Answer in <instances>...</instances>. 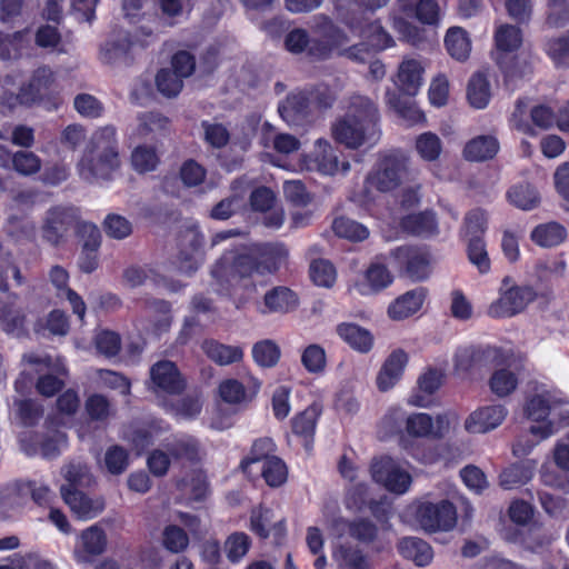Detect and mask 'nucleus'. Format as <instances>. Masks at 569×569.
<instances>
[{
	"mask_svg": "<svg viewBox=\"0 0 569 569\" xmlns=\"http://www.w3.org/2000/svg\"><path fill=\"white\" fill-rule=\"evenodd\" d=\"M289 252L280 242H264L246 248L226 250L211 269V276L220 295L246 299V292L256 290L253 274L266 276L279 271Z\"/></svg>",
	"mask_w": 569,
	"mask_h": 569,
	"instance_id": "f257e3e1",
	"label": "nucleus"
},
{
	"mask_svg": "<svg viewBox=\"0 0 569 569\" xmlns=\"http://www.w3.org/2000/svg\"><path fill=\"white\" fill-rule=\"evenodd\" d=\"M388 2L389 0H336V9L341 21L362 38L361 42L345 50L347 58L363 63L395 46L392 36L382 27L380 20L370 19Z\"/></svg>",
	"mask_w": 569,
	"mask_h": 569,
	"instance_id": "f03ea898",
	"label": "nucleus"
},
{
	"mask_svg": "<svg viewBox=\"0 0 569 569\" xmlns=\"http://www.w3.org/2000/svg\"><path fill=\"white\" fill-rule=\"evenodd\" d=\"M379 110L363 96H352L346 114L332 124V137L338 143L356 149L379 139Z\"/></svg>",
	"mask_w": 569,
	"mask_h": 569,
	"instance_id": "7ed1b4c3",
	"label": "nucleus"
},
{
	"mask_svg": "<svg viewBox=\"0 0 569 569\" xmlns=\"http://www.w3.org/2000/svg\"><path fill=\"white\" fill-rule=\"evenodd\" d=\"M120 167L117 130L104 126L93 132L78 162V173L88 182L110 180Z\"/></svg>",
	"mask_w": 569,
	"mask_h": 569,
	"instance_id": "20e7f679",
	"label": "nucleus"
},
{
	"mask_svg": "<svg viewBox=\"0 0 569 569\" xmlns=\"http://www.w3.org/2000/svg\"><path fill=\"white\" fill-rule=\"evenodd\" d=\"M337 100L335 91L326 83H317L290 91L279 102L278 112L290 127L312 124L318 114L332 108Z\"/></svg>",
	"mask_w": 569,
	"mask_h": 569,
	"instance_id": "39448f33",
	"label": "nucleus"
},
{
	"mask_svg": "<svg viewBox=\"0 0 569 569\" xmlns=\"http://www.w3.org/2000/svg\"><path fill=\"white\" fill-rule=\"evenodd\" d=\"M493 39V60L502 73L506 87L515 84L532 72L529 61L517 53L522 44V32L519 27L502 24L496 30Z\"/></svg>",
	"mask_w": 569,
	"mask_h": 569,
	"instance_id": "423d86ee",
	"label": "nucleus"
},
{
	"mask_svg": "<svg viewBox=\"0 0 569 569\" xmlns=\"http://www.w3.org/2000/svg\"><path fill=\"white\" fill-rule=\"evenodd\" d=\"M408 169V158L399 150H392L379 157L372 170L366 177V187L380 192L397 189Z\"/></svg>",
	"mask_w": 569,
	"mask_h": 569,
	"instance_id": "0eeeda50",
	"label": "nucleus"
},
{
	"mask_svg": "<svg viewBox=\"0 0 569 569\" xmlns=\"http://www.w3.org/2000/svg\"><path fill=\"white\" fill-rule=\"evenodd\" d=\"M390 258L399 276L412 282L426 281L432 272V256L427 247L399 246L390 251Z\"/></svg>",
	"mask_w": 569,
	"mask_h": 569,
	"instance_id": "6e6552de",
	"label": "nucleus"
},
{
	"mask_svg": "<svg viewBox=\"0 0 569 569\" xmlns=\"http://www.w3.org/2000/svg\"><path fill=\"white\" fill-rule=\"evenodd\" d=\"M311 32L309 58L315 61L330 59L333 52L349 40L347 33L325 14L317 17Z\"/></svg>",
	"mask_w": 569,
	"mask_h": 569,
	"instance_id": "1a4fd4ad",
	"label": "nucleus"
},
{
	"mask_svg": "<svg viewBox=\"0 0 569 569\" xmlns=\"http://www.w3.org/2000/svg\"><path fill=\"white\" fill-rule=\"evenodd\" d=\"M80 220L78 208L72 206H53L46 212L41 226V237L43 241L52 247H58L67 240L71 230L76 231Z\"/></svg>",
	"mask_w": 569,
	"mask_h": 569,
	"instance_id": "9d476101",
	"label": "nucleus"
},
{
	"mask_svg": "<svg viewBox=\"0 0 569 569\" xmlns=\"http://www.w3.org/2000/svg\"><path fill=\"white\" fill-rule=\"evenodd\" d=\"M156 40L154 32L146 27H140L134 34L124 32L117 39L107 40L100 48V59L106 63H112L118 60L130 64L133 60L130 52L133 48H148Z\"/></svg>",
	"mask_w": 569,
	"mask_h": 569,
	"instance_id": "9b49d317",
	"label": "nucleus"
},
{
	"mask_svg": "<svg viewBox=\"0 0 569 569\" xmlns=\"http://www.w3.org/2000/svg\"><path fill=\"white\" fill-rule=\"evenodd\" d=\"M56 76L48 66L37 68L28 83L22 84V96L27 102L42 104L47 110H57L61 100L56 91Z\"/></svg>",
	"mask_w": 569,
	"mask_h": 569,
	"instance_id": "f8f14e48",
	"label": "nucleus"
},
{
	"mask_svg": "<svg viewBox=\"0 0 569 569\" xmlns=\"http://www.w3.org/2000/svg\"><path fill=\"white\" fill-rule=\"evenodd\" d=\"M415 517L426 532L450 531L457 525V508L447 500L422 501L416 507Z\"/></svg>",
	"mask_w": 569,
	"mask_h": 569,
	"instance_id": "ddd939ff",
	"label": "nucleus"
},
{
	"mask_svg": "<svg viewBox=\"0 0 569 569\" xmlns=\"http://www.w3.org/2000/svg\"><path fill=\"white\" fill-rule=\"evenodd\" d=\"M203 244L204 236L198 226L192 224L179 230L177 234V260L182 272L191 274L198 270Z\"/></svg>",
	"mask_w": 569,
	"mask_h": 569,
	"instance_id": "4468645a",
	"label": "nucleus"
},
{
	"mask_svg": "<svg viewBox=\"0 0 569 569\" xmlns=\"http://www.w3.org/2000/svg\"><path fill=\"white\" fill-rule=\"evenodd\" d=\"M67 435L58 429L32 431L20 439L21 449L29 457L41 456L51 460L60 456L67 445Z\"/></svg>",
	"mask_w": 569,
	"mask_h": 569,
	"instance_id": "2eb2a0df",
	"label": "nucleus"
},
{
	"mask_svg": "<svg viewBox=\"0 0 569 569\" xmlns=\"http://www.w3.org/2000/svg\"><path fill=\"white\" fill-rule=\"evenodd\" d=\"M372 480L388 491L402 495L411 485V476L390 457L375 458L370 466Z\"/></svg>",
	"mask_w": 569,
	"mask_h": 569,
	"instance_id": "dca6fc26",
	"label": "nucleus"
},
{
	"mask_svg": "<svg viewBox=\"0 0 569 569\" xmlns=\"http://www.w3.org/2000/svg\"><path fill=\"white\" fill-rule=\"evenodd\" d=\"M151 389L157 395L180 396L187 389V380L171 360H159L150 367Z\"/></svg>",
	"mask_w": 569,
	"mask_h": 569,
	"instance_id": "f3484780",
	"label": "nucleus"
},
{
	"mask_svg": "<svg viewBox=\"0 0 569 569\" xmlns=\"http://www.w3.org/2000/svg\"><path fill=\"white\" fill-rule=\"evenodd\" d=\"M537 298L531 286H512L500 293V297L488 308L491 318H510L521 311Z\"/></svg>",
	"mask_w": 569,
	"mask_h": 569,
	"instance_id": "a211bd4d",
	"label": "nucleus"
},
{
	"mask_svg": "<svg viewBox=\"0 0 569 569\" xmlns=\"http://www.w3.org/2000/svg\"><path fill=\"white\" fill-rule=\"evenodd\" d=\"M299 305V295L295 290L287 286H274L263 295L260 312L286 315L297 310Z\"/></svg>",
	"mask_w": 569,
	"mask_h": 569,
	"instance_id": "6ab92c4d",
	"label": "nucleus"
},
{
	"mask_svg": "<svg viewBox=\"0 0 569 569\" xmlns=\"http://www.w3.org/2000/svg\"><path fill=\"white\" fill-rule=\"evenodd\" d=\"M60 492L63 501L69 506L70 510L78 519H93L104 509V501L102 498L92 499L79 489L61 487Z\"/></svg>",
	"mask_w": 569,
	"mask_h": 569,
	"instance_id": "aec40b11",
	"label": "nucleus"
},
{
	"mask_svg": "<svg viewBox=\"0 0 569 569\" xmlns=\"http://www.w3.org/2000/svg\"><path fill=\"white\" fill-rule=\"evenodd\" d=\"M408 361L409 356L403 349L392 350L377 375V388L385 392L395 387L401 379Z\"/></svg>",
	"mask_w": 569,
	"mask_h": 569,
	"instance_id": "412c9836",
	"label": "nucleus"
},
{
	"mask_svg": "<svg viewBox=\"0 0 569 569\" xmlns=\"http://www.w3.org/2000/svg\"><path fill=\"white\" fill-rule=\"evenodd\" d=\"M507 416L501 405H491L477 409L466 419L465 428L470 433H485L497 428Z\"/></svg>",
	"mask_w": 569,
	"mask_h": 569,
	"instance_id": "4be33fe9",
	"label": "nucleus"
},
{
	"mask_svg": "<svg viewBox=\"0 0 569 569\" xmlns=\"http://www.w3.org/2000/svg\"><path fill=\"white\" fill-rule=\"evenodd\" d=\"M321 412V406L313 402L291 419L292 433L302 439L307 451L312 449L315 432Z\"/></svg>",
	"mask_w": 569,
	"mask_h": 569,
	"instance_id": "5701e85b",
	"label": "nucleus"
},
{
	"mask_svg": "<svg viewBox=\"0 0 569 569\" xmlns=\"http://www.w3.org/2000/svg\"><path fill=\"white\" fill-rule=\"evenodd\" d=\"M399 226L405 233L425 239L439 233L438 220L431 210L406 214L400 219Z\"/></svg>",
	"mask_w": 569,
	"mask_h": 569,
	"instance_id": "b1692460",
	"label": "nucleus"
},
{
	"mask_svg": "<svg viewBox=\"0 0 569 569\" xmlns=\"http://www.w3.org/2000/svg\"><path fill=\"white\" fill-rule=\"evenodd\" d=\"M445 373L442 370L429 367L421 373L417 380V390H415L409 403L416 407L427 408L431 405L430 397L435 395L443 382Z\"/></svg>",
	"mask_w": 569,
	"mask_h": 569,
	"instance_id": "393cba45",
	"label": "nucleus"
},
{
	"mask_svg": "<svg viewBox=\"0 0 569 569\" xmlns=\"http://www.w3.org/2000/svg\"><path fill=\"white\" fill-rule=\"evenodd\" d=\"M336 333L351 349L368 353L373 348L375 338L370 330L355 322H341L336 327Z\"/></svg>",
	"mask_w": 569,
	"mask_h": 569,
	"instance_id": "a878e982",
	"label": "nucleus"
},
{
	"mask_svg": "<svg viewBox=\"0 0 569 569\" xmlns=\"http://www.w3.org/2000/svg\"><path fill=\"white\" fill-rule=\"evenodd\" d=\"M427 290L422 287L409 290L395 299L388 307L392 320H403L417 313L426 299Z\"/></svg>",
	"mask_w": 569,
	"mask_h": 569,
	"instance_id": "bb28decb",
	"label": "nucleus"
},
{
	"mask_svg": "<svg viewBox=\"0 0 569 569\" xmlns=\"http://www.w3.org/2000/svg\"><path fill=\"white\" fill-rule=\"evenodd\" d=\"M163 447L169 452L171 461L187 462L193 466L201 460L200 443L192 436L174 438L172 441L164 443Z\"/></svg>",
	"mask_w": 569,
	"mask_h": 569,
	"instance_id": "cd10ccee",
	"label": "nucleus"
},
{
	"mask_svg": "<svg viewBox=\"0 0 569 569\" xmlns=\"http://www.w3.org/2000/svg\"><path fill=\"white\" fill-rule=\"evenodd\" d=\"M399 555L418 567L428 566L433 558L431 546L418 537H403L397 545Z\"/></svg>",
	"mask_w": 569,
	"mask_h": 569,
	"instance_id": "c85d7f7f",
	"label": "nucleus"
},
{
	"mask_svg": "<svg viewBox=\"0 0 569 569\" xmlns=\"http://www.w3.org/2000/svg\"><path fill=\"white\" fill-rule=\"evenodd\" d=\"M500 149L498 139L491 134H481L469 140L463 148L468 161L483 162L493 159Z\"/></svg>",
	"mask_w": 569,
	"mask_h": 569,
	"instance_id": "c756f323",
	"label": "nucleus"
},
{
	"mask_svg": "<svg viewBox=\"0 0 569 569\" xmlns=\"http://www.w3.org/2000/svg\"><path fill=\"white\" fill-rule=\"evenodd\" d=\"M387 103L409 126L421 123L426 120L425 113L417 107L412 97L399 93L396 90L386 92Z\"/></svg>",
	"mask_w": 569,
	"mask_h": 569,
	"instance_id": "7c9ffc66",
	"label": "nucleus"
},
{
	"mask_svg": "<svg viewBox=\"0 0 569 569\" xmlns=\"http://www.w3.org/2000/svg\"><path fill=\"white\" fill-rule=\"evenodd\" d=\"M506 197L510 204L523 211L533 210L541 202L537 187L528 181L512 184L507 190Z\"/></svg>",
	"mask_w": 569,
	"mask_h": 569,
	"instance_id": "2f4dec72",
	"label": "nucleus"
},
{
	"mask_svg": "<svg viewBox=\"0 0 569 569\" xmlns=\"http://www.w3.org/2000/svg\"><path fill=\"white\" fill-rule=\"evenodd\" d=\"M201 349L218 366H229L243 359L241 347L224 345L214 339L203 340Z\"/></svg>",
	"mask_w": 569,
	"mask_h": 569,
	"instance_id": "473e14b6",
	"label": "nucleus"
},
{
	"mask_svg": "<svg viewBox=\"0 0 569 569\" xmlns=\"http://www.w3.org/2000/svg\"><path fill=\"white\" fill-rule=\"evenodd\" d=\"M399 10L413 17L422 24L438 26L440 22V7L436 0H418L412 4L409 0H397Z\"/></svg>",
	"mask_w": 569,
	"mask_h": 569,
	"instance_id": "72a5a7b5",
	"label": "nucleus"
},
{
	"mask_svg": "<svg viewBox=\"0 0 569 569\" xmlns=\"http://www.w3.org/2000/svg\"><path fill=\"white\" fill-rule=\"evenodd\" d=\"M176 489L184 495L189 501L202 502L209 493V483L201 469L193 470L190 476L176 481Z\"/></svg>",
	"mask_w": 569,
	"mask_h": 569,
	"instance_id": "f704fd0d",
	"label": "nucleus"
},
{
	"mask_svg": "<svg viewBox=\"0 0 569 569\" xmlns=\"http://www.w3.org/2000/svg\"><path fill=\"white\" fill-rule=\"evenodd\" d=\"M422 72L423 69L417 60L402 61L398 70L399 93L409 97L416 96L421 86Z\"/></svg>",
	"mask_w": 569,
	"mask_h": 569,
	"instance_id": "c9c22d12",
	"label": "nucleus"
},
{
	"mask_svg": "<svg viewBox=\"0 0 569 569\" xmlns=\"http://www.w3.org/2000/svg\"><path fill=\"white\" fill-rule=\"evenodd\" d=\"M567 238V229L557 221H549L536 226L530 239L541 248H552L561 244Z\"/></svg>",
	"mask_w": 569,
	"mask_h": 569,
	"instance_id": "e433bc0d",
	"label": "nucleus"
},
{
	"mask_svg": "<svg viewBox=\"0 0 569 569\" xmlns=\"http://www.w3.org/2000/svg\"><path fill=\"white\" fill-rule=\"evenodd\" d=\"M467 100L475 109H485L491 100V86L483 72L473 73L467 84Z\"/></svg>",
	"mask_w": 569,
	"mask_h": 569,
	"instance_id": "4c0bfd02",
	"label": "nucleus"
},
{
	"mask_svg": "<svg viewBox=\"0 0 569 569\" xmlns=\"http://www.w3.org/2000/svg\"><path fill=\"white\" fill-rule=\"evenodd\" d=\"M84 415L91 422L106 425L116 415V408L102 393H91L84 401Z\"/></svg>",
	"mask_w": 569,
	"mask_h": 569,
	"instance_id": "58836bf2",
	"label": "nucleus"
},
{
	"mask_svg": "<svg viewBox=\"0 0 569 569\" xmlns=\"http://www.w3.org/2000/svg\"><path fill=\"white\" fill-rule=\"evenodd\" d=\"M277 445L270 437H261L252 442L248 456L240 461V469L243 473H250V467L257 462H264L271 457H277Z\"/></svg>",
	"mask_w": 569,
	"mask_h": 569,
	"instance_id": "ea45409f",
	"label": "nucleus"
},
{
	"mask_svg": "<svg viewBox=\"0 0 569 569\" xmlns=\"http://www.w3.org/2000/svg\"><path fill=\"white\" fill-rule=\"evenodd\" d=\"M445 47L449 56L457 61H466L471 51L467 31L461 27H451L445 36Z\"/></svg>",
	"mask_w": 569,
	"mask_h": 569,
	"instance_id": "a19ab883",
	"label": "nucleus"
},
{
	"mask_svg": "<svg viewBox=\"0 0 569 569\" xmlns=\"http://www.w3.org/2000/svg\"><path fill=\"white\" fill-rule=\"evenodd\" d=\"M28 30L12 34L0 31V59L3 61L19 59L28 47Z\"/></svg>",
	"mask_w": 569,
	"mask_h": 569,
	"instance_id": "79ce46f5",
	"label": "nucleus"
},
{
	"mask_svg": "<svg viewBox=\"0 0 569 569\" xmlns=\"http://www.w3.org/2000/svg\"><path fill=\"white\" fill-rule=\"evenodd\" d=\"M338 569H371V562L363 551L352 545H341L337 552Z\"/></svg>",
	"mask_w": 569,
	"mask_h": 569,
	"instance_id": "37998d69",
	"label": "nucleus"
},
{
	"mask_svg": "<svg viewBox=\"0 0 569 569\" xmlns=\"http://www.w3.org/2000/svg\"><path fill=\"white\" fill-rule=\"evenodd\" d=\"M533 477V468L523 462L512 463L499 475V483L506 489H515L526 485Z\"/></svg>",
	"mask_w": 569,
	"mask_h": 569,
	"instance_id": "c03bdc74",
	"label": "nucleus"
},
{
	"mask_svg": "<svg viewBox=\"0 0 569 569\" xmlns=\"http://www.w3.org/2000/svg\"><path fill=\"white\" fill-rule=\"evenodd\" d=\"M136 133L140 138H147L152 133H164L169 129L170 120L160 112L149 111L138 114Z\"/></svg>",
	"mask_w": 569,
	"mask_h": 569,
	"instance_id": "a18cd8bd",
	"label": "nucleus"
},
{
	"mask_svg": "<svg viewBox=\"0 0 569 569\" xmlns=\"http://www.w3.org/2000/svg\"><path fill=\"white\" fill-rule=\"evenodd\" d=\"M560 403V400L549 399L547 395L537 393L527 399L525 415L529 420L540 422L548 419L551 410Z\"/></svg>",
	"mask_w": 569,
	"mask_h": 569,
	"instance_id": "49530a36",
	"label": "nucleus"
},
{
	"mask_svg": "<svg viewBox=\"0 0 569 569\" xmlns=\"http://www.w3.org/2000/svg\"><path fill=\"white\" fill-rule=\"evenodd\" d=\"M315 161L323 174H335L339 170V159L332 146L325 139H317Z\"/></svg>",
	"mask_w": 569,
	"mask_h": 569,
	"instance_id": "de8ad7c7",
	"label": "nucleus"
},
{
	"mask_svg": "<svg viewBox=\"0 0 569 569\" xmlns=\"http://www.w3.org/2000/svg\"><path fill=\"white\" fill-rule=\"evenodd\" d=\"M261 477L270 488H279L288 480V467L280 457H271L262 462Z\"/></svg>",
	"mask_w": 569,
	"mask_h": 569,
	"instance_id": "09e8293b",
	"label": "nucleus"
},
{
	"mask_svg": "<svg viewBox=\"0 0 569 569\" xmlns=\"http://www.w3.org/2000/svg\"><path fill=\"white\" fill-rule=\"evenodd\" d=\"M467 257L481 274L490 271L491 262L482 237L468 238Z\"/></svg>",
	"mask_w": 569,
	"mask_h": 569,
	"instance_id": "8fccbe9b",
	"label": "nucleus"
},
{
	"mask_svg": "<svg viewBox=\"0 0 569 569\" xmlns=\"http://www.w3.org/2000/svg\"><path fill=\"white\" fill-rule=\"evenodd\" d=\"M280 357L279 346L270 339L260 340L252 347V358L262 368L274 367L279 362Z\"/></svg>",
	"mask_w": 569,
	"mask_h": 569,
	"instance_id": "3c124183",
	"label": "nucleus"
},
{
	"mask_svg": "<svg viewBox=\"0 0 569 569\" xmlns=\"http://www.w3.org/2000/svg\"><path fill=\"white\" fill-rule=\"evenodd\" d=\"M332 230L339 238L352 241H363L369 237V230L366 226L347 217L335 218Z\"/></svg>",
	"mask_w": 569,
	"mask_h": 569,
	"instance_id": "603ef678",
	"label": "nucleus"
},
{
	"mask_svg": "<svg viewBox=\"0 0 569 569\" xmlns=\"http://www.w3.org/2000/svg\"><path fill=\"white\" fill-rule=\"evenodd\" d=\"M415 148L423 161L432 162L439 159L442 152V142L436 133L427 131L416 138Z\"/></svg>",
	"mask_w": 569,
	"mask_h": 569,
	"instance_id": "864d4df0",
	"label": "nucleus"
},
{
	"mask_svg": "<svg viewBox=\"0 0 569 569\" xmlns=\"http://www.w3.org/2000/svg\"><path fill=\"white\" fill-rule=\"evenodd\" d=\"M159 162V156L152 146L140 144L131 153L132 167L139 173L154 171Z\"/></svg>",
	"mask_w": 569,
	"mask_h": 569,
	"instance_id": "5fc2aeb1",
	"label": "nucleus"
},
{
	"mask_svg": "<svg viewBox=\"0 0 569 569\" xmlns=\"http://www.w3.org/2000/svg\"><path fill=\"white\" fill-rule=\"evenodd\" d=\"M271 519L272 510L259 505L250 510L248 528L260 540H266L270 536Z\"/></svg>",
	"mask_w": 569,
	"mask_h": 569,
	"instance_id": "6e6d98bb",
	"label": "nucleus"
},
{
	"mask_svg": "<svg viewBox=\"0 0 569 569\" xmlns=\"http://www.w3.org/2000/svg\"><path fill=\"white\" fill-rule=\"evenodd\" d=\"M311 281L318 287L331 288L336 282V268L327 259H315L309 267Z\"/></svg>",
	"mask_w": 569,
	"mask_h": 569,
	"instance_id": "4d7b16f0",
	"label": "nucleus"
},
{
	"mask_svg": "<svg viewBox=\"0 0 569 569\" xmlns=\"http://www.w3.org/2000/svg\"><path fill=\"white\" fill-rule=\"evenodd\" d=\"M250 537L242 531H234L224 541V551L230 562H239L251 548Z\"/></svg>",
	"mask_w": 569,
	"mask_h": 569,
	"instance_id": "13d9d810",
	"label": "nucleus"
},
{
	"mask_svg": "<svg viewBox=\"0 0 569 569\" xmlns=\"http://www.w3.org/2000/svg\"><path fill=\"white\" fill-rule=\"evenodd\" d=\"M301 363L309 373H323L327 367L325 349L318 343L307 346L301 353Z\"/></svg>",
	"mask_w": 569,
	"mask_h": 569,
	"instance_id": "bf43d9fd",
	"label": "nucleus"
},
{
	"mask_svg": "<svg viewBox=\"0 0 569 569\" xmlns=\"http://www.w3.org/2000/svg\"><path fill=\"white\" fill-rule=\"evenodd\" d=\"M545 51L557 67L569 68V33L548 39Z\"/></svg>",
	"mask_w": 569,
	"mask_h": 569,
	"instance_id": "052dcab7",
	"label": "nucleus"
},
{
	"mask_svg": "<svg viewBox=\"0 0 569 569\" xmlns=\"http://www.w3.org/2000/svg\"><path fill=\"white\" fill-rule=\"evenodd\" d=\"M156 87L163 97L174 98L181 92L183 80L171 69L162 68L157 72Z\"/></svg>",
	"mask_w": 569,
	"mask_h": 569,
	"instance_id": "680f3d73",
	"label": "nucleus"
},
{
	"mask_svg": "<svg viewBox=\"0 0 569 569\" xmlns=\"http://www.w3.org/2000/svg\"><path fill=\"white\" fill-rule=\"evenodd\" d=\"M97 351L106 358H113L121 350V337L118 332L103 329L93 339Z\"/></svg>",
	"mask_w": 569,
	"mask_h": 569,
	"instance_id": "e2e57ef3",
	"label": "nucleus"
},
{
	"mask_svg": "<svg viewBox=\"0 0 569 569\" xmlns=\"http://www.w3.org/2000/svg\"><path fill=\"white\" fill-rule=\"evenodd\" d=\"M489 386L495 395L506 397L516 390L518 377L512 371L502 368L492 373Z\"/></svg>",
	"mask_w": 569,
	"mask_h": 569,
	"instance_id": "0e129e2a",
	"label": "nucleus"
},
{
	"mask_svg": "<svg viewBox=\"0 0 569 569\" xmlns=\"http://www.w3.org/2000/svg\"><path fill=\"white\" fill-rule=\"evenodd\" d=\"M406 432L412 438H429L433 433V419L425 412L411 413L406 419Z\"/></svg>",
	"mask_w": 569,
	"mask_h": 569,
	"instance_id": "69168bd1",
	"label": "nucleus"
},
{
	"mask_svg": "<svg viewBox=\"0 0 569 569\" xmlns=\"http://www.w3.org/2000/svg\"><path fill=\"white\" fill-rule=\"evenodd\" d=\"M348 533L361 543H372L378 537V527L368 518H357L348 522Z\"/></svg>",
	"mask_w": 569,
	"mask_h": 569,
	"instance_id": "338daca9",
	"label": "nucleus"
},
{
	"mask_svg": "<svg viewBox=\"0 0 569 569\" xmlns=\"http://www.w3.org/2000/svg\"><path fill=\"white\" fill-rule=\"evenodd\" d=\"M365 278L375 292L386 289L393 281V276L387 266L381 262L370 263L365 272Z\"/></svg>",
	"mask_w": 569,
	"mask_h": 569,
	"instance_id": "774afa93",
	"label": "nucleus"
}]
</instances>
